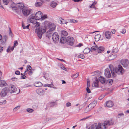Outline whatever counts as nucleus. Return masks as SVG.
Listing matches in <instances>:
<instances>
[{"label": "nucleus", "mask_w": 129, "mask_h": 129, "mask_svg": "<svg viewBox=\"0 0 129 129\" xmlns=\"http://www.w3.org/2000/svg\"><path fill=\"white\" fill-rule=\"evenodd\" d=\"M78 57L82 59H84V58L85 57L83 54H80L78 56Z\"/></svg>", "instance_id": "c03bdc74"}, {"label": "nucleus", "mask_w": 129, "mask_h": 129, "mask_svg": "<svg viewBox=\"0 0 129 129\" xmlns=\"http://www.w3.org/2000/svg\"><path fill=\"white\" fill-rule=\"evenodd\" d=\"M8 91L10 93H14L16 92L17 93H19V91L18 92H17V88L14 85H11L9 87V88H8Z\"/></svg>", "instance_id": "423d86ee"}, {"label": "nucleus", "mask_w": 129, "mask_h": 129, "mask_svg": "<svg viewBox=\"0 0 129 129\" xmlns=\"http://www.w3.org/2000/svg\"><path fill=\"white\" fill-rule=\"evenodd\" d=\"M89 87H87L86 88V91L88 93H90L91 92L90 89L89 88Z\"/></svg>", "instance_id": "6e6d98bb"}, {"label": "nucleus", "mask_w": 129, "mask_h": 129, "mask_svg": "<svg viewBox=\"0 0 129 129\" xmlns=\"http://www.w3.org/2000/svg\"><path fill=\"white\" fill-rule=\"evenodd\" d=\"M31 11V9L25 8L22 10V12L24 16H28L30 14Z\"/></svg>", "instance_id": "9d476101"}, {"label": "nucleus", "mask_w": 129, "mask_h": 129, "mask_svg": "<svg viewBox=\"0 0 129 129\" xmlns=\"http://www.w3.org/2000/svg\"><path fill=\"white\" fill-rule=\"evenodd\" d=\"M74 42V40L73 37L69 36L67 37V42L68 44L70 46H72Z\"/></svg>", "instance_id": "0eeeda50"}, {"label": "nucleus", "mask_w": 129, "mask_h": 129, "mask_svg": "<svg viewBox=\"0 0 129 129\" xmlns=\"http://www.w3.org/2000/svg\"><path fill=\"white\" fill-rule=\"evenodd\" d=\"M66 105L67 107L70 106L71 105V104L70 102H68L66 103Z\"/></svg>", "instance_id": "4d7b16f0"}, {"label": "nucleus", "mask_w": 129, "mask_h": 129, "mask_svg": "<svg viewBox=\"0 0 129 129\" xmlns=\"http://www.w3.org/2000/svg\"><path fill=\"white\" fill-rule=\"evenodd\" d=\"M97 103L96 100H94L90 103L88 106L91 110H92L96 105Z\"/></svg>", "instance_id": "4468645a"}, {"label": "nucleus", "mask_w": 129, "mask_h": 129, "mask_svg": "<svg viewBox=\"0 0 129 129\" xmlns=\"http://www.w3.org/2000/svg\"><path fill=\"white\" fill-rule=\"evenodd\" d=\"M96 2H94L91 5L89 6V8H94L95 7V5L96 4Z\"/></svg>", "instance_id": "ea45409f"}, {"label": "nucleus", "mask_w": 129, "mask_h": 129, "mask_svg": "<svg viewBox=\"0 0 129 129\" xmlns=\"http://www.w3.org/2000/svg\"><path fill=\"white\" fill-rule=\"evenodd\" d=\"M52 38L54 42L55 43H57L59 40V36L57 33H54L52 35Z\"/></svg>", "instance_id": "6e6552de"}, {"label": "nucleus", "mask_w": 129, "mask_h": 129, "mask_svg": "<svg viewBox=\"0 0 129 129\" xmlns=\"http://www.w3.org/2000/svg\"><path fill=\"white\" fill-rule=\"evenodd\" d=\"M124 116V114L123 113H121L118 114L117 117L119 118Z\"/></svg>", "instance_id": "a19ab883"}, {"label": "nucleus", "mask_w": 129, "mask_h": 129, "mask_svg": "<svg viewBox=\"0 0 129 129\" xmlns=\"http://www.w3.org/2000/svg\"><path fill=\"white\" fill-rule=\"evenodd\" d=\"M36 92L37 94L40 95H43L45 93L44 90L41 88L37 89L36 90Z\"/></svg>", "instance_id": "2eb2a0df"}, {"label": "nucleus", "mask_w": 129, "mask_h": 129, "mask_svg": "<svg viewBox=\"0 0 129 129\" xmlns=\"http://www.w3.org/2000/svg\"><path fill=\"white\" fill-rule=\"evenodd\" d=\"M67 38H66L63 37H62L60 40V42L62 43H64L67 42Z\"/></svg>", "instance_id": "412c9836"}, {"label": "nucleus", "mask_w": 129, "mask_h": 129, "mask_svg": "<svg viewBox=\"0 0 129 129\" xmlns=\"http://www.w3.org/2000/svg\"><path fill=\"white\" fill-rule=\"evenodd\" d=\"M10 48V46H9L7 50V51L8 52H11Z\"/></svg>", "instance_id": "052dcab7"}, {"label": "nucleus", "mask_w": 129, "mask_h": 129, "mask_svg": "<svg viewBox=\"0 0 129 129\" xmlns=\"http://www.w3.org/2000/svg\"><path fill=\"white\" fill-rule=\"evenodd\" d=\"M36 25L35 26V27H38L40 26V23L39 22H37L35 24Z\"/></svg>", "instance_id": "5fc2aeb1"}, {"label": "nucleus", "mask_w": 129, "mask_h": 129, "mask_svg": "<svg viewBox=\"0 0 129 129\" xmlns=\"http://www.w3.org/2000/svg\"><path fill=\"white\" fill-rule=\"evenodd\" d=\"M97 51L98 53H102L104 50V48L103 46H101L99 47H98L97 49Z\"/></svg>", "instance_id": "a211bd4d"}, {"label": "nucleus", "mask_w": 129, "mask_h": 129, "mask_svg": "<svg viewBox=\"0 0 129 129\" xmlns=\"http://www.w3.org/2000/svg\"><path fill=\"white\" fill-rule=\"evenodd\" d=\"M9 31H10V32H9V35H10V36L12 37H13V34H12V31H11V28H9Z\"/></svg>", "instance_id": "49530a36"}, {"label": "nucleus", "mask_w": 129, "mask_h": 129, "mask_svg": "<svg viewBox=\"0 0 129 129\" xmlns=\"http://www.w3.org/2000/svg\"><path fill=\"white\" fill-rule=\"evenodd\" d=\"M7 85L5 81L1 80L0 81V86L1 87H3L4 86H5Z\"/></svg>", "instance_id": "b1692460"}, {"label": "nucleus", "mask_w": 129, "mask_h": 129, "mask_svg": "<svg viewBox=\"0 0 129 129\" xmlns=\"http://www.w3.org/2000/svg\"><path fill=\"white\" fill-rule=\"evenodd\" d=\"M34 85L36 87H39L42 86V84L40 82H36L34 83Z\"/></svg>", "instance_id": "aec40b11"}, {"label": "nucleus", "mask_w": 129, "mask_h": 129, "mask_svg": "<svg viewBox=\"0 0 129 129\" xmlns=\"http://www.w3.org/2000/svg\"><path fill=\"white\" fill-rule=\"evenodd\" d=\"M61 68L62 69L66 71H67V69L64 67L63 65L62 64V65L61 66Z\"/></svg>", "instance_id": "8fccbe9b"}, {"label": "nucleus", "mask_w": 129, "mask_h": 129, "mask_svg": "<svg viewBox=\"0 0 129 129\" xmlns=\"http://www.w3.org/2000/svg\"><path fill=\"white\" fill-rule=\"evenodd\" d=\"M6 103V101L5 100H4L3 102H0V104L1 105H2L5 104Z\"/></svg>", "instance_id": "3c124183"}, {"label": "nucleus", "mask_w": 129, "mask_h": 129, "mask_svg": "<svg viewBox=\"0 0 129 129\" xmlns=\"http://www.w3.org/2000/svg\"><path fill=\"white\" fill-rule=\"evenodd\" d=\"M57 5V3L54 1H53L51 3L50 6L53 8H55Z\"/></svg>", "instance_id": "c756f323"}, {"label": "nucleus", "mask_w": 129, "mask_h": 129, "mask_svg": "<svg viewBox=\"0 0 129 129\" xmlns=\"http://www.w3.org/2000/svg\"><path fill=\"white\" fill-rule=\"evenodd\" d=\"M15 73L16 75H19L20 74V73L19 71H17L15 72Z\"/></svg>", "instance_id": "e2e57ef3"}, {"label": "nucleus", "mask_w": 129, "mask_h": 129, "mask_svg": "<svg viewBox=\"0 0 129 129\" xmlns=\"http://www.w3.org/2000/svg\"><path fill=\"white\" fill-rule=\"evenodd\" d=\"M26 111L29 113H31L34 111V110L28 108L26 109Z\"/></svg>", "instance_id": "37998d69"}, {"label": "nucleus", "mask_w": 129, "mask_h": 129, "mask_svg": "<svg viewBox=\"0 0 129 129\" xmlns=\"http://www.w3.org/2000/svg\"><path fill=\"white\" fill-rule=\"evenodd\" d=\"M87 87H89L90 86V82L88 81H87Z\"/></svg>", "instance_id": "0e129e2a"}, {"label": "nucleus", "mask_w": 129, "mask_h": 129, "mask_svg": "<svg viewBox=\"0 0 129 129\" xmlns=\"http://www.w3.org/2000/svg\"><path fill=\"white\" fill-rule=\"evenodd\" d=\"M105 36L106 38L109 39L111 36V34L110 31H107L105 33Z\"/></svg>", "instance_id": "dca6fc26"}, {"label": "nucleus", "mask_w": 129, "mask_h": 129, "mask_svg": "<svg viewBox=\"0 0 129 129\" xmlns=\"http://www.w3.org/2000/svg\"><path fill=\"white\" fill-rule=\"evenodd\" d=\"M110 85H111L113 82V80L112 79H110L108 81Z\"/></svg>", "instance_id": "864d4df0"}, {"label": "nucleus", "mask_w": 129, "mask_h": 129, "mask_svg": "<svg viewBox=\"0 0 129 129\" xmlns=\"http://www.w3.org/2000/svg\"><path fill=\"white\" fill-rule=\"evenodd\" d=\"M21 79H25L26 78V77L25 75L21 76Z\"/></svg>", "instance_id": "13d9d810"}, {"label": "nucleus", "mask_w": 129, "mask_h": 129, "mask_svg": "<svg viewBox=\"0 0 129 129\" xmlns=\"http://www.w3.org/2000/svg\"><path fill=\"white\" fill-rule=\"evenodd\" d=\"M61 20H60V23L61 24H67L68 23V22H66L64 21V20L62 19V18H61Z\"/></svg>", "instance_id": "e433bc0d"}, {"label": "nucleus", "mask_w": 129, "mask_h": 129, "mask_svg": "<svg viewBox=\"0 0 129 129\" xmlns=\"http://www.w3.org/2000/svg\"><path fill=\"white\" fill-rule=\"evenodd\" d=\"M99 80L102 84H104L105 82V79L103 77L100 76L99 78Z\"/></svg>", "instance_id": "5701e85b"}, {"label": "nucleus", "mask_w": 129, "mask_h": 129, "mask_svg": "<svg viewBox=\"0 0 129 129\" xmlns=\"http://www.w3.org/2000/svg\"><path fill=\"white\" fill-rule=\"evenodd\" d=\"M42 5V3L40 2H37L35 4V6L36 7H39Z\"/></svg>", "instance_id": "f704fd0d"}, {"label": "nucleus", "mask_w": 129, "mask_h": 129, "mask_svg": "<svg viewBox=\"0 0 129 129\" xmlns=\"http://www.w3.org/2000/svg\"><path fill=\"white\" fill-rule=\"evenodd\" d=\"M98 48V46L97 45L93 46L91 48L90 51L91 52L95 51L96 50H97Z\"/></svg>", "instance_id": "393cba45"}, {"label": "nucleus", "mask_w": 129, "mask_h": 129, "mask_svg": "<svg viewBox=\"0 0 129 129\" xmlns=\"http://www.w3.org/2000/svg\"><path fill=\"white\" fill-rule=\"evenodd\" d=\"M69 22H70L71 23H76L78 22L77 21L74 19L70 20Z\"/></svg>", "instance_id": "79ce46f5"}, {"label": "nucleus", "mask_w": 129, "mask_h": 129, "mask_svg": "<svg viewBox=\"0 0 129 129\" xmlns=\"http://www.w3.org/2000/svg\"><path fill=\"white\" fill-rule=\"evenodd\" d=\"M90 49L88 48H86L84 50L83 52L85 54H87L90 51Z\"/></svg>", "instance_id": "473e14b6"}, {"label": "nucleus", "mask_w": 129, "mask_h": 129, "mask_svg": "<svg viewBox=\"0 0 129 129\" xmlns=\"http://www.w3.org/2000/svg\"><path fill=\"white\" fill-rule=\"evenodd\" d=\"M16 5L17 6L18 8L21 9H23L24 8V5L22 3H18Z\"/></svg>", "instance_id": "6ab92c4d"}, {"label": "nucleus", "mask_w": 129, "mask_h": 129, "mask_svg": "<svg viewBox=\"0 0 129 129\" xmlns=\"http://www.w3.org/2000/svg\"><path fill=\"white\" fill-rule=\"evenodd\" d=\"M52 31L49 30L46 34V37L49 38H50L51 37V35L52 33Z\"/></svg>", "instance_id": "c85d7f7f"}, {"label": "nucleus", "mask_w": 129, "mask_h": 129, "mask_svg": "<svg viewBox=\"0 0 129 129\" xmlns=\"http://www.w3.org/2000/svg\"><path fill=\"white\" fill-rule=\"evenodd\" d=\"M61 36L62 37L63 36H67L68 35V33L66 31L63 30L61 31Z\"/></svg>", "instance_id": "cd10ccee"}, {"label": "nucleus", "mask_w": 129, "mask_h": 129, "mask_svg": "<svg viewBox=\"0 0 129 129\" xmlns=\"http://www.w3.org/2000/svg\"><path fill=\"white\" fill-rule=\"evenodd\" d=\"M121 63L123 67L126 68L128 67L129 61L127 59H123L121 60Z\"/></svg>", "instance_id": "1a4fd4ad"}, {"label": "nucleus", "mask_w": 129, "mask_h": 129, "mask_svg": "<svg viewBox=\"0 0 129 129\" xmlns=\"http://www.w3.org/2000/svg\"><path fill=\"white\" fill-rule=\"evenodd\" d=\"M46 31V28L45 27L42 28L41 30L40 28H36L35 30L36 33L37 34L38 37L40 39L41 38L42 36L41 33H44Z\"/></svg>", "instance_id": "7ed1b4c3"}, {"label": "nucleus", "mask_w": 129, "mask_h": 129, "mask_svg": "<svg viewBox=\"0 0 129 129\" xmlns=\"http://www.w3.org/2000/svg\"><path fill=\"white\" fill-rule=\"evenodd\" d=\"M112 120L106 121L102 124L100 123L98 124L95 123L89 127L88 129H106L108 126L113 124Z\"/></svg>", "instance_id": "f257e3e1"}, {"label": "nucleus", "mask_w": 129, "mask_h": 129, "mask_svg": "<svg viewBox=\"0 0 129 129\" xmlns=\"http://www.w3.org/2000/svg\"><path fill=\"white\" fill-rule=\"evenodd\" d=\"M14 45L13 46L14 47H15L16 46H17L18 45V42L16 41H14Z\"/></svg>", "instance_id": "603ef678"}, {"label": "nucleus", "mask_w": 129, "mask_h": 129, "mask_svg": "<svg viewBox=\"0 0 129 129\" xmlns=\"http://www.w3.org/2000/svg\"><path fill=\"white\" fill-rule=\"evenodd\" d=\"M105 96L104 95H101L99 97V100H101Z\"/></svg>", "instance_id": "680f3d73"}, {"label": "nucleus", "mask_w": 129, "mask_h": 129, "mask_svg": "<svg viewBox=\"0 0 129 129\" xmlns=\"http://www.w3.org/2000/svg\"><path fill=\"white\" fill-rule=\"evenodd\" d=\"M82 45H83L81 43H80L79 44L77 45L76 46L77 47H81V46H82Z\"/></svg>", "instance_id": "69168bd1"}, {"label": "nucleus", "mask_w": 129, "mask_h": 129, "mask_svg": "<svg viewBox=\"0 0 129 129\" xmlns=\"http://www.w3.org/2000/svg\"><path fill=\"white\" fill-rule=\"evenodd\" d=\"M115 72L119 75H122L124 73V70L120 65H118V67L115 68Z\"/></svg>", "instance_id": "39448f33"}, {"label": "nucleus", "mask_w": 129, "mask_h": 129, "mask_svg": "<svg viewBox=\"0 0 129 129\" xmlns=\"http://www.w3.org/2000/svg\"><path fill=\"white\" fill-rule=\"evenodd\" d=\"M20 106H18L15 108L13 109L14 111L15 112L18 109L20 108Z\"/></svg>", "instance_id": "a18cd8bd"}, {"label": "nucleus", "mask_w": 129, "mask_h": 129, "mask_svg": "<svg viewBox=\"0 0 129 129\" xmlns=\"http://www.w3.org/2000/svg\"><path fill=\"white\" fill-rule=\"evenodd\" d=\"M79 76V74L77 73L75 74H73L71 75V77L73 79H75L78 77Z\"/></svg>", "instance_id": "72a5a7b5"}, {"label": "nucleus", "mask_w": 129, "mask_h": 129, "mask_svg": "<svg viewBox=\"0 0 129 129\" xmlns=\"http://www.w3.org/2000/svg\"><path fill=\"white\" fill-rule=\"evenodd\" d=\"M126 30L125 29H123L122 30V31L121 32V33L123 34H124L125 33Z\"/></svg>", "instance_id": "774afa93"}, {"label": "nucleus", "mask_w": 129, "mask_h": 129, "mask_svg": "<svg viewBox=\"0 0 129 129\" xmlns=\"http://www.w3.org/2000/svg\"><path fill=\"white\" fill-rule=\"evenodd\" d=\"M91 110L90 109L89 107H88V106L86 107L84 111V113H86L90 111Z\"/></svg>", "instance_id": "2f4dec72"}, {"label": "nucleus", "mask_w": 129, "mask_h": 129, "mask_svg": "<svg viewBox=\"0 0 129 129\" xmlns=\"http://www.w3.org/2000/svg\"><path fill=\"white\" fill-rule=\"evenodd\" d=\"M3 4L5 5H8L9 3V0H3Z\"/></svg>", "instance_id": "58836bf2"}, {"label": "nucleus", "mask_w": 129, "mask_h": 129, "mask_svg": "<svg viewBox=\"0 0 129 129\" xmlns=\"http://www.w3.org/2000/svg\"><path fill=\"white\" fill-rule=\"evenodd\" d=\"M3 49V47L0 46V53L2 52Z\"/></svg>", "instance_id": "338daca9"}, {"label": "nucleus", "mask_w": 129, "mask_h": 129, "mask_svg": "<svg viewBox=\"0 0 129 129\" xmlns=\"http://www.w3.org/2000/svg\"><path fill=\"white\" fill-rule=\"evenodd\" d=\"M104 74L106 77L107 78H110L111 76V74L112 76L114 77L116 76V74L114 72L112 71L111 69H110V71L108 68L105 70Z\"/></svg>", "instance_id": "f03ea898"}, {"label": "nucleus", "mask_w": 129, "mask_h": 129, "mask_svg": "<svg viewBox=\"0 0 129 129\" xmlns=\"http://www.w3.org/2000/svg\"><path fill=\"white\" fill-rule=\"evenodd\" d=\"M109 57L110 58H111L110 60H112L115 58L117 56L115 54H114L111 55Z\"/></svg>", "instance_id": "7c9ffc66"}, {"label": "nucleus", "mask_w": 129, "mask_h": 129, "mask_svg": "<svg viewBox=\"0 0 129 129\" xmlns=\"http://www.w3.org/2000/svg\"><path fill=\"white\" fill-rule=\"evenodd\" d=\"M8 90V88H5L2 89L1 93L2 97H4L6 95L7 93L9 92Z\"/></svg>", "instance_id": "ddd939ff"}, {"label": "nucleus", "mask_w": 129, "mask_h": 129, "mask_svg": "<svg viewBox=\"0 0 129 129\" xmlns=\"http://www.w3.org/2000/svg\"><path fill=\"white\" fill-rule=\"evenodd\" d=\"M106 105L108 107H111L113 106V103L112 101H109L106 103Z\"/></svg>", "instance_id": "f3484780"}, {"label": "nucleus", "mask_w": 129, "mask_h": 129, "mask_svg": "<svg viewBox=\"0 0 129 129\" xmlns=\"http://www.w3.org/2000/svg\"><path fill=\"white\" fill-rule=\"evenodd\" d=\"M29 24H28L26 25L25 23L23 22H22V26L24 29H28L29 26Z\"/></svg>", "instance_id": "a878e982"}, {"label": "nucleus", "mask_w": 129, "mask_h": 129, "mask_svg": "<svg viewBox=\"0 0 129 129\" xmlns=\"http://www.w3.org/2000/svg\"><path fill=\"white\" fill-rule=\"evenodd\" d=\"M42 15V13L40 11H38L35 14V17L36 20H40Z\"/></svg>", "instance_id": "f8f14e48"}, {"label": "nucleus", "mask_w": 129, "mask_h": 129, "mask_svg": "<svg viewBox=\"0 0 129 129\" xmlns=\"http://www.w3.org/2000/svg\"><path fill=\"white\" fill-rule=\"evenodd\" d=\"M47 15H44L43 16L42 15V17L41 18L40 20H43L45 18H47Z\"/></svg>", "instance_id": "4c0bfd02"}, {"label": "nucleus", "mask_w": 129, "mask_h": 129, "mask_svg": "<svg viewBox=\"0 0 129 129\" xmlns=\"http://www.w3.org/2000/svg\"><path fill=\"white\" fill-rule=\"evenodd\" d=\"M27 71L30 70L31 69V67L29 65H28L27 66Z\"/></svg>", "instance_id": "de8ad7c7"}, {"label": "nucleus", "mask_w": 129, "mask_h": 129, "mask_svg": "<svg viewBox=\"0 0 129 129\" xmlns=\"http://www.w3.org/2000/svg\"><path fill=\"white\" fill-rule=\"evenodd\" d=\"M56 102H53L50 103V106H54L56 104Z\"/></svg>", "instance_id": "09e8293b"}, {"label": "nucleus", "mask_w": 129, "mask_h": 129, "mask_svg": "<svg viewBox=\"0 0 129 129\" xmlns=\"http://www.w3.org/2000/svg\"><path fill=\"white\" fill-rule=\"evenodd\" d=\"M7 39V37L6 35H4L3 37V39H2L3 43H5L6 42Z\"/></svg>", "instance_id": "c9c22d12"}, {"label": "nucleus", "mask_w": 129, "mask_h": 129, "mask_svg": "<svg viewBox=\"0 0 129 129\" xmlns=\"http://www.w3.org/2000/svg\"><path fill=\"white\" fill-rule=\"evenodd\" d=\"M29 20L31 23H32L33 24H35L36 23V20L34 16L33 15L29 16Z\"/></svg>", "instance_id": "9b49d317"}, {"label": "nucleus", "mask_w": 129, "mask_h": 129, "mask_svg": "<svg viewBox=\"0 0 129 129\" xmlns=\"http://www.w3.org/2000/svg\"><path fill=\"white\" fill-rule=\"evenodd\" d=\"M45 25L46 26L48 27L49 28V30L50 31H52L55 29L56 27L55 25L48 21H46L45 22Z\"/></svg>", "instance_id": "20e7f679"}, {"label": "nucleus", "mask_w": 129, "mask_h": 129, "mask_svg": "<svg viewBox=\"0 0 129 129\" xmlns=\"http://www.w3.org/2000/svg\"><path fill=\"white\" fill-rule=\"evenodd\" d=\"M11 7L13 9H14V10L17 9V7L15 6H13L12 4L11 5Z\"/></svg>", "instance_id": "bf43d9fd"}, {"label": "nucleus", "mask_w": 129, "mask_h": 129, "mask_svg": "<svg viewBox=\"0 0 129 129\" xmlns=\"http://www.w3.org/2000/svg\"><path fill=\"white\" fill-rule=\"evenodd\" d=\"M95 81L93 82L92 84L93 86H94V87H96L98 86V82L99 81L98 80L97 78H95Z\"/></svg>", "instance_id": "4be33fe9"}, {"label": "nucleus", "mask_w": 129, "mask_h": 129, "mask_svg": "<svg viewBox=\"0 0 129 129\" xmlns=\"http://www.w3.org/2000/svg\"><path fill=\"white\" fill-rule=\"evenodd\" d=\"M101 37V35L99 34H98L95 35V36L94 39L95 41H98Z\"/></svg>", "instance_id": "bb28decb"}]
</instances>
